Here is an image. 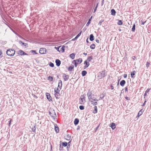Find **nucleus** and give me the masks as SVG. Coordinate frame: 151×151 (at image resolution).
I'll list each match as a JSON object with an SVG mask.
<instances>
[{"instance_id": "63", "label": "nucleus", "mask_w": 151, "mask_h": 151, "mask_svg": "<svg viewBox=\"0 0 151 151\" xmlns=\"http://www.w3.org/2000/svg\"><path fill=\"white\" fill-rule=\"evenodd\" d=\"M83 54L85 55H87V53H83Z\"/></svg>"}, {"instance_id": "55", "label": "nucleus", "mask_w": 151, "mask_h": 151, "mask_svg": "<svg viewBox=\"0 0 151 151\" xmlns=\"http://www.w3.org/2000/svg\"><path fill=\"white\" fill-rule=\"evenodd\" d=\"M74 62V64L75 65V66L76 67L77 65H78V64L77 63H76V62Z\"/></svg>"}, {"instance_id": "13", "label": "nucleus", "mask_w": 151, "mask_h": 151, "mask_svg": "<svg viewBox=\"0 0 151 151\" xmlns=\"http://www.w3.org/2000/svg\"><path fill=\"white\" fill-rule=\"evenodd\" d=\"M126 81L124 80H122L120 82V85L122 86H123L125 84Z\"/></svg>"}, {"instance_id": "37", "label": "nucleus", "mask_w": 151, "mask_h": 151, "mask_svg": "<svg viewBox=\"0 0 151 151\" xmlns=\"http://www.w3.org/2000/svg\"><path fill=\"white\" fill-rule=\"evenodd\" d=\"M48 80H50V81H53V78L52 77H51V76H49L48 78Z\"/></svg>"}, {"instance_id": "62", "label": "nucleus", "mask_w": 151, "mask_h": 151, "mask_svg": "<svg viewBox=\"0 0 151 151\" xmlns=\"http://www.w3.org/2000/svg\"><path fill=\"white\" fill-rule=\"evenodd\" d=\"M86 42L87 43H88V38H87V39H86Z\"/></svg>"}, {"instance_id": "20", "label": "nucleus", "mask_w": 151, "mask_h": 151, "mask_svg": "<svg viewBox=\"0 0 151 151\" xmlns=\"http://www.w3.org/2000/svg\"><path fill=\"white\" fill-rule=\"evenodd\" d=\"M65 46H63L61 47H60V51H62V52H64L65 51Z\"/></svg>"}, {"instance_id": "10", "label": "nucleus", "mask_w": 151, "mask_h": 151, "mask_svg": "<svg viewBox=\"0 0 151 151\" xmlns=\"http://www.w3.org/2000/svg\"><path fill=\"white\" fill-rule=\"evenodd\" d=\"M55 63L56 65L58 66H59L61 64V61L58 59H56V60Z\"/></svg>"}, {"instance_id": "16", "label": "nucleus", "mask_w": 151, "mask_h": 151, "mask_svg": "<svg viewBox=\"0 0 151 151\" xmlns=\"http://www.w3.org/2000/svg\"><path fill=\"white\" fill-rule=\"evenodd\" d=\"M79 120L78 119H76L74 121V123L75 125L78 124L79 123Z\"/></svg>"}, {"instance_id": "22", "label": "nucleus", "mask_w": 151, "mask_h": 151, "mask_svg": "<svg viewBox=\"0 0 151 151\" xmlns=\"http://www.w3.org/2000/svg\"><path fill=\"white\" fill-rule=\"evenodd\" d=\"M92 17L91 16L90 17V18L89 19V20H88V22L86 24V26H88L89 25V24H90V23H91V19L92 18Z\"/></svg>"}, {"instance_id": "24", "label": "nucleus", "mask_w": 151, "mask_h": 151, "mask_svg": "<svg viewBox=\"0 0 151 151\" xmlns=\"http://www.w3.org/2000/svg\"><path fill=\"white\" fill-rule=\"evenodd\" d=\"M142 110H143V109H142L141 110H140L139 111V112L138 113V116H140L142 114L143 112V111H142Z\"/></svg>"}, {"instance_id": "15", "label": "nucleus", "mask_w": 151, "mask_h": 151, "mask_svg": "<svg viewBox=\"0 0 151 151\" xmlns=\"http://www.w3.org/2000/svg\"><path fill=\"white\" fill-rule=\"evenodd\" d=\"M46 96H47V99L49 100V101H52L51 99H50V96L49 93H47L46 94Z\"/></svg>"}, {"instance_id": "18", "label": "nucleus", "mask_w": 151, "mask_h": 151, "mask_svg": "<svg viewBox=\"0 0 151 151\" xmlns=\"http://www.w3.org/2000/svg\"><path fill=\"white\" fill-rule=\"evenodd\" d=\"M93 58V57L92 56L88 57L87 59L86 60L87 61V62H89Z\"/></svg>"}, {"instance_id": "21", "label": "nucleus", "mask_w": 151, "mask_h": 151, "mask_svg": "<svg viewBox=\"0 0 151 151\" xmlns=\"http://www.w3.org/2000/svg\"><path fill=\"white\" fill-rule=\"evenodd\" d=\"M19 43L20 44H22V45H24L25 47H26V46L27 45V44L23 42L22 41H19Z\"/></svg>"}, {"instance_id": "64", "label": "nucleus", "mask_w": 151, "mask_h": 151, "mask_svg": "<svg viewBox=\"0 0 151 151\" xmlns=\"http://www.w3.org/2000/svg\"><path fill=\"white\" fill-rule=\"evenodd\" d=\"M147 95V94H146V93H145L144 94V96H146Z\"/></svg>"}, {"instance_id": "6", "label": "nucleus", "mask_w": 151, "mask_h": 151, "mask_svg": "<svg viewBox=\"0 0 151 151\" xmlns=\"http://www.w3.org/2000/svg\"><path fill=\"white\" fill-rule=\"evenodd\" d=\"M18 54L21 55H27V54L24 52L23 51L20 50L18 51L17 52Z\"/></svg>"}, {"instance_id": "61", "label": "nucleus", "mask_w": 151, "mask_h": 151, "mask_svg": "<svg viewBox=\"0 0 151 151\" xmlns=\"http://www.w3.org/2000/svg\"><path fill=\"white\" fill-rule=\"evenodd\" d=\"M146 102V101H145L144 102V104H143V106H144L145 105V102Z\"/></svg>"}, {"instance_id": "32", "label": "nucleus", "mask_w": 151, "mask_h": 151, "mask_svg": "<svg viewBox=\"0 0 151 151\" xmlns=\"http://www.w3.org/2000/svg\"><path fill=\"white\" fill-rule=\"evenodd\" d=\"M123 22L122 20H119L117 22V24L119 25H121L122 24Z\"/></svg>"}, {"instance_id": "48", "label": "nucleus", "mask_w": 151, "mask_h": 151, "mask_svg": "<svg viewBox=\"0 0 151 151\" xmlns=\"http://www.w3.org/2000/svg\"><path fill=\"white\" fill-rule=\"evenodd\" d=\"M125 98L127 100H129L130 99L129 97H125Z\"/></svg>"}, {"instance_id": "29", "label": "nucleus", "mask_w": 151, "mask_h": 151, "mask_svg": "<svg viewBox=\"0 0 151 151\" xmlns=\"http://www.w3.org/2000/svg\"><path fill=\"white\" fill-rule=\"evenodd\" d=\"M136 72L134 71L133 72H132L131 73V76L132 78H134V76Z\"/></svg>"}, {"instance_id": "39", "label": "nucleus", "mask_w": 151, "mask_h": 151, "mask_svg": "<svg viewBox=\"0 0 151 151\" xmlns=\"http://www.w3.org/2000/svg\"><path fill=\"white\" fill-rule=\"evenodd\" d=\"M104 21V20L103 19L100 21L98 23V25L99 26H101V23Z\"/></svg>"}, {"instance_id": "11", "label": "nucleus", "mask_w": 151, "mask_h": 151, "mask_svg": "<svg viewBox=\"0 0 151 151\" xmlns=\"http://www.w3.org/2000/svg\"><path fill=\"white\" fill-rule=\"evenodd\" d=\"M97 100H95L94 99L92 100L91 101V102H92V104H93V105H97V102L95 101H97Z\"/></svg>"}, {"instance_id": "27", "label": "nucleus", "mask_w": 151, "mask_h": 151, "mask_svg": "<svg viewBox=\"0 0 151 151\" xmlns=\"http://www.w3.org/2000/svg\"><path fill=\"white\" fill-rule=\"evenodd\" d=\"M92 94V92L90 91L89 90L88 91L87 93V95L88 98H90V96Z\"/></svg>"}, {"instance_id": "2", "label": "nucleus", "mask_w": 151, "mask_h": 151, "mask_svg": "<svg viewBox=\"0 0 151 151\" xmlns=\"http://www.w3.org/2000/svg\"><path fill=\"white\" fill-rule=\"evenodd\" d=\"M106 76L105 71L103 70L99 73L98 77L99 79H101Z\"/></svg>"}, {"instance_id": "33", "label": "nucleus", "mask_w": 151, "mask_h": 151, "mask_svg": "<svg viewBox=\"0 0 151 151\" xmlns=\"http://www.w3.org/2000/svg\"><path fill=\"white\" fill-rule=\"evenodd\" d=\"M135 24H134L133 25V27L132 29V31L134 32L135 31Z\"/></svg>"}, {"instance_id": "42", "label": "nucleus", "mask_w": 151, "mask_h": 151, "mask_svg": "<svg viewBox=\"0 0 151 151\" xmlns=\"http://www.w3.org/2000/svg\"><path fill=\"white\" fill-rule=\"evenodd\" d=\"M150 64V63H149L148 62H147V63L146 64V66L147 68H148L149 67Z\"/></svg>"}, {"instance_id": "31", "label": "nucleus", "mask_w": 151, "mask_h": 151, "mask_svg": "<svg viewBox=\"0 0 151 151\" xmlns=\"http://www.w3.org/2000/svg\"><path fill=\"white\" fill-rule=\"evenodd\" d=\"M55 129L57 133H58L59 132V129L58 127H55Z\"/></svg>"}, {"instance_id": "51", "label": "nucleus", "mask_w": 151, "mask_h": 151, "mask_svg": "<svg viewBox=\"0 0 151 151\" xmlns=\"http://www.w3.org/2000/svg\"><path fill=\"white\" fill-rule=\"evenodd\" d=\"M128 90V88L127 87H125V91H127Z\"/></svg>"}, {"instance_id": "46", "label": "nucleus", "mask_w": 151, "mask_h": 151, "mask_svg": "<svg viewBox=\"0 0 151 151\" xmlns=\"http://www.w3.org/2000/svg\"><path fill=\"white\" fill-rule=\"evenodd\" d=\"M35 130L36 128L35 126L34 127L32 128V131L33 132H35Z\"/></svg>"}, {"instance_id": "59", "label": "nucleus", "mask_w": 151, "mask_h": 151, "mask_svg": "<svg viewBox=\"0 0 151 151\" xmlns=\"http://www.w3.org/2000/svg\"><path fill=\"white\" fill-rule=\"evenodd\" d=\"M146 21L145 22H142V23L141 24L142 25H144V24H145V23L146 22Z\"/></svg>"}, {"instance_id": "14", "label": "nucleus", "mask_w": 151, "mask_h": 151, "mask_svg": "<svg viewBox=\"0 0 151 151\" xmlns=\"http://www.w3.org/2000/svg\"><path fill=\"white\" fill-rule=\"evenodd\" d=\"M110 127L112 129H114L116 128L115 124L114 123H112L111 124Z\"/></svg>"}, {"instance_id": "23", "label": "nucleus", "mask_w": 151, "mask_h": 151, "mask_svg": "<svg viewBox=\"0 0 151 151\" xmlns=\"http://www.w3.org/2000/svg\"><path fill=\"white\" fill-rule=\"evenodd\" d=\"M70 57L72 59H73L75 58V55L74 53H73L70 55Z\"/></svg>"}, {"instance_id": "53", "label": "nucleus", "mask_w": 151, "mask_h": 151, "mask_svg": "<svg viewBox=\"0 0 151 151\" xmlns=\"http://www.w3.org/2000/svg\"><path fill=\"white\" fill-rule=\"evenodd\" d=\"M96 42H97V43H99V40H98V39H96Z\"/></svg>"}, {"instance_id": "36", "label": "nucleus", "mask_w": 151, "mask_h": 151, "mask_svg": "<svg viewBox=\"0 0 151 151\" xmlns=\"http://www.w3.org/2000/svg\"><path fill=\"white\" fill-rule=\"evenodd\" d=\"M61 46H60L59 47H55V48L58 51H59V52H60V48L61 47Z\"/></svg>"}, {"instance_id": "43", "label": "nucleus", "mask_w": 151, "mask_h": 151, "mask_svg": "<svg viewBox=\"0 0 151 151\" xmlns=\"http://www.w3.org/2000/svg\"><path fill=\"white\" fill-rule=\"evenodd\" d=\"M2 51L1 50H0V59L2 58L3 57V56L2 55Z\"/></svg>"}, {"instance_id": "8", "label": "nucleus", "mask_w": 151, "mask_h": 151, "mask_svg": "<svg viewBox=\"0 0 151 151\" xmlns=\"http://www.w3.org/2000/svg\"><path fill=\"white\" fill-rule=\"evenodd\" d=\"M49 114L52 117H53L54 118H55L56 116V115L54 111L52 112H49Z\"/></svg>"}, {"instance_id": "57", "label": "nucleus", "mask_w": 151, "mask_h": 151, "mask_svg": "<svg viewBox=\"0 0 151 151\" xmlns=\"http://www.w3.org/2000/svg\"><path fill=\"white\" fill-rule=\"evenodd\" d=\"M101 1H102L101 5H102V6L104 4V0H102Z\"/></svg>"}, {"instance_id": "44", "label": "nucleus", "mask_w": 151, "mask_h": 151, "mask_svg": "<svg viewBox=\"0 0 151 151\" xmlns=\"http://www.w3.org/2000/svg\"><path fill=\"white\" fill-rule=\"evenodd\" d=\"M59 91H60L59 90V89H58V88H57V89H56V90H55V92L56 93H58L59 92Z\"/></svg>"}, {"instance_id": "40", "label": "nucleus", "mask_w": 151, "mask_h": 151, "mask_svg": "<svg viewBox=\"0 0 151 151\" xmlns=\"http://www.w3.org/2000/svg\"><path fill=\"white\" fill-rule=\"evenodd\" d=\"M79 109L81 110H83L84 109V106L82 105L80 106Z\"/></svg>"}, {"instance_id": "7", "label": "nucleus", "mask_w": 151, "mask_h": 151, "mask_svg": "<svg viewBox=\"0 0 151 151\" xmlns=\"http://www.w3.org/2000/svg\"><path fill=\"white\" fill-rule=\"evenodd\" d=\"M85 100V98L84 96H83V98H81L79 101L80 103L81 104H84Z\"/></svg>"}, {"instance_id": "4", "label": "nucleus", "mask_w": 151, "mask_h": 151, "mask_svg": "<svg viewBox=\"0 0 151 151\" xmlns=\"http://www.w3.org/2000/svg\"><path fill=\"white\" fill-rule=\"evenodd\" d=\"M46 49L44 48H41L39 50V52L41 54H44L46 53Z\"/></svg>"}, {"instance_id": "47", "label": "nucleus", "mask_w": 151, "mask_h": 151, "mask_svg": "<svg viewBox=\"0 0 151 151\" xmlns=\"http://www.w3.org/2000/svg\"><path fill=\"white\" fill-rule=\"evenodd\" d=\"M55 95L57 99L58 98V95L57 93H56V94L55 93Z\"/></svg>"}, {"instance_id": "60", "label": "nucleus", "mask_w": 151, "mask_h": 151, "mask_svg": "<svg viewBox=\"0 0 151 151\" xmlns=\"http://www.w3.org/2000/svg\"><path fill=\"white\" fill-rule=\"evenodd\" d=\"M77 38H76V37L74 38V39H73L72 40L73 41H74V40H76Z\"/></svg>"}, {"instance_id": "12", "label": "nucleus", "mask_w": 151, "mask_h": 151, "mask_svg": "<svg viewBox=\"0 0 151 151\" xmlns=\"http://www.w3.org/2000/svg\"><path fill=\"white\" fill-rule=\"evenodd\" d=\"M58 87L61 89L62 86V82L61 80H60L58 82Z\"/></svg>"}, {"instance_id": "9", "label": "nucleus", "mask_w": 151, "mask_h": 151, "mask_svg": "<svg viewBox=\"0 0 151 151\" xmlns=\"http://www.w3.org/2000/svg\"><path fill=\"white\" fill-rule=\"evenodd\" d=\"M84 64H85V65L84 66V69H85L88 67L90 65L89 62H87V61H85Z\"/></svg>"}, {"instance_id": "5", "label": "nucleus", "mask_w": 151, "mask_h": 151, "mask_svg": "<svg viewBox=\"0 0 151 151\" xmlns=\"http://www.w3.org/2000/svg\"><path fill=\"white\" fill-rule=\"evenodd\" d=\"M63 77L65 81H66L69 79V76L68 75H66L65 74L63 73Z\"/></svg>"}, {"instance_id": "45", "label": "nucleus", "mask_w": 151, "mask_h": 151, "mask_svg": "<svg viewBox=\"0 0 151 151\" xmlns=\"http://www.w3.org/2000/svg\"><path fill=\"white\" fill-rule=\"evenodd\" d=\"M50 67H53L54 66V64L52 63H50Z\"/></svg>"}, {"instance_id": "41", "label": "nucleus", "mask_w": 151, "mask_h": 151, "mask_svg": "<svg viewBox=\"0 0 151 151\" xmlns=\"http://www.w3.org/2000/svg\"><path fill=\"white\" fill-rule=\"evenodd\" d=\"M94 96L93 95H92V94L91 95V96H90V98H88V99H89V100H90V99H91L92 100L94 99H93V96Z\"/></svg>"}, {"instance_id": "50", "label": "nucleus", "mask_w": 151, "mask_h": 151, "mask_svg": "<svg viewBox=\"0 0 151 151\" xmlns=\"http://www.w3.org/2000/svg\"><path fill=\"white\" fill-rule=\"evenodd\" d=\"M12 120V119H10V121L9 122V126H10V124H11V122Z\"/></svg>"}, {"instance_id": "58", "label": "nucleus", "mask_w": 151, "mask_h": 151, "mask_svg": "<svg viewBox=\"0 0 151 151\" xmlns=\"http://www.w3.org/2000/svg\"><path fill=\"white\" fill-rule=\"evenodd\" d=\"M150 90L149 89H147L146 91L145 92V93H148L149 91Z\"/></svg>"}, {"instance_id": "52", "label": "nucleus", "mask_w": 151, "mask_h": 151, "mask_svg": "<svg viewBox=\"0 0 151 151\" xmlns=\"http://www.w3.org/2000/svg\"><path fill=\"white\" fill-rule=\"evenodd\" d=\"M132 59L134 60L136 58V57L135 56H133L132 57Z\"/></svg>"}, {"instance_id": "34", "label": "nucleus", "mask_w": 151, "mask_h": 151, "mask_svg": "<svg viewBox=\"0 0 151 151\" xmlns=\"http://www.w3.org/2000/svg\"><path fill=\"white\" fill-rule=\"evenodd\" d=\"M62 145L64 147H66L67 145V143L66 142H62Z\"/></svg>"}, {"instance_id": "28", "label": "nucleus", "mask_w": 151, "mask_h": 151, "mask_svg": "<svg viewBox=\"0 0 151 151\" xmlns=\"http://www.w3.org/2000/svg\"><path fill=\"white\" fill-rule=\"evenodd\" d=\"M94 110L93 111L94 113H96L97 112V108L96 106H95L94 107Z\"/></svg>"}, {"instance_id": "35", "label": "nucleus", "mask_w": 151, "mask_h": 151, "mask_svg": "<svg viewBox=\"0 0 151 151\" xmlns=\"http://www.w3.org/2000/svg\"><path fill=\"white\" fill-rule=\"evenodd\" d=\"M81 31L80 32L76 37V38H78L81 35Z\"/></svg>"}, {"instance_id": "30", "label": "nucleus", "mask_w": 151, "mask_h": 151, "mask_svg": "<svg viewBox=\"0 0 151 151\" xmlns=\"http://www.w3.org/2000/svg\"><path fill=\"white\" fill-rule=\"evenodd\" d=\"M95 47V45L94 44H92L90 46V48L92 49H94Z\"/></svg>"}, {"instance_id": "54", "label": "nucleus", "mask_w": 151, "mask_h": 151, "mask_svg": "<svg viewBox=\"0 0 151 151\" xmlns=\"http://www.w3.org/2000/svg\"><path fill=\"white\" fill-rule=\"evenodd\" d=\"M127 77V75L126 74H124V78H126Z\"/></svg>"}, {"instance_id": "26", "label": "nucleus", "mask_w": 151, "mask_h": 151, "mask_svg": "<svg viewBox=\"0 0 151 151\" xmlns=\"http://www.w3.org/2000/svg\"><path fill=\"white\" fill-rule=\"evenodd\" d=\"M74 66H70L68 68V70L70 71H72V70Z\"/></svg>"}, {"instance_id": "49", "label": "nucleus", "mask_w": 151, "mask_h": 151, "mask_svg": "<svg viewBox=\"0 0 151 151\" xmlns=\"http://www.w3.org/2000/svg\"><path fill=\"white\" fill-rule=\"evenodd\" d=\"M32 52H34L35 53V54H37V53L36 52V51L34 50H32Z\"/></svg>"}, {"instance_id": "3", "label": "nucleus", "mask_w": 151, "mask_h": 151, "mask_svg": "<svg viewBox=\"0 0 151 151\" xmlns=\"http://www.w3.org/2000/svg\"><path fill=\"white\" fill-rule=\"evenodd\" d=\"M82 61V59L81 58H79L78 59L73 60L72 63H73L74 62H76V63H77L78 64H79L81 63Z\"/></svg>"}, {"instance_id": "38", "label": "nucleus", "mask_w": 151, "mask_h": 151, "mask_svg": "<svg viewBox=\"0 0 151 151\" xmlns=\"http://www.w3.org/2000/svg\"><path fill=\"white\" fill-rule=\"evenodd\" d=\"M98 6V3H97V4L96 6L95 7V8L94 9V11H93L94 13L95 12H96V11L97 9Z\"/></svg>"}, {"instance_id": "17", "label": "nucleus", "mask_w": 151, "mask_h": 151, "mask_svg": "<svg viewBox=\"0 0 151 151\" xmlns=\"http://www.w3.org/2000/svg\"><path fill=\"white\" fill-rule=\"evenodd\" d=\"M94 37L93 35L91 34L90 35V37H89V39H90V40L91 41H92L94 40Z\"/></svg>"}, {"instance_id": "19", "label": "nucleus", "mask_w": 151, "mask_h": 151, "mask_svg": "<svg viewBox=\"0 0 151 151\" xmlns=\"http://www.w3.org/2000/svg\"><path fill=\"white\" fill-rule=\"evenodd\" d=\"M111 14L113 15H115L116 12L115 10L113 9L111 10Z\"/></svg>"}, {"instance_id": "56", "label": "nucleus", "mask_w": 151, "mask_h": 151, "mask_svg": "<svg viewBox=\"0 0 151 151\" xmlns=\"http://www.w3.org/2000/svg\"><path fill=\"white\" fill-rule=\"evenodd\" d=\"M111 89L112 90L113 89H114V87H113V86L112 85H111Z\"/></svg>"}, {"instance_id": "25", "label": "nucleus", "mask_w": 151, "mask_h": 151, "mask_svg": "<svg viewBox=\"0 0 151 151\" xmlns=\"http://www.w3.org/2000/svg\"><path fill=\"white\" fill-rule=\"evenodd\" d=\"M87 73V72L85 70H83L82 72V75L83 76H85Z\"/></svg>"}, {"instance_id": "1", "label": "nucleus", "mask_w": 151, "mask_h": 151, "mask_svg": "<svg viewBox=\"0 0 151 151\" xmlns=\"http://www.w3.org/2000/svg\"><path fill=\"white\" fill-rule=\"evenodd\" d=\"M6 53L9 56H13L15 54V51L13 49H8L6 51Z\"/></svg>"}]
</instances>
